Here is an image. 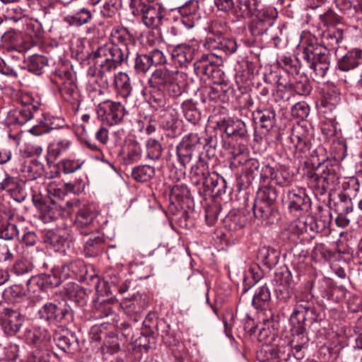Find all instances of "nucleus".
Wrapping results in <instances>:
<instances>
[{
  "mask_svg": "<svg viewBox=\"0 0 362 362\" xmlns=\"http://www.w3.org/2000/svg\"><path fill=\"white\" fill-rule=\"evenodd\" d=\"M110 42L99 46L91 54L97 65V73L91 68L88 74L97 75L106 84L114 78L117 93L124 99L131 95L132 87L129 75L124 72L115 74L123 64H127L129 55L134 52L136 41L125 28H115L110 35Z\"/></svg>",
  "mask_w": 362,
  "mask_h": 362,
  "instance_id": "nucleus-1",
  "label": "nucleus"
},
{
  "mask_svg": "<svg viewBox=\"0 0 362 362\" xmlns=\"http://www.w3.org/2000/svg\"><path fill=\"white\" fill-rule=\"evenodd\" d=\"M341 168L337 160H327L320 163L313 170L305 174L308 187L315 195H324L335 190L339 185Z\"/></svg>",
  "mask_w": 362,
  "mask_h": 362,
  "instance_id": "nucleus-2",
  "label": "nucleus"
},
{
  "mask_svg": "<svg viewBox=\"0 0 362 362\" xmlns=\"http://www.w3.org/2000/svg\"><path fill=\"white\" fill-rule=\"evenodd\" d=\"M187 78V74L182 71L160 68L151 74L148 82L151 88L177 98L185 91Z\"/></svg>",
  "mask_w": 362,
  "mask_h": 362,
  "instance_id": "nucleus-3",
  "label": "nucleus"
},
{
  "mask_svg": "<svg viewBox=\"0 0 362 362\" xmlns=\"http://www.w3.org/2000/svg\"><path fill=\"white\" fill-rule=\"evenodd\" d=\"M296 308L291 315L290 320L292 324L293 334L301 337L302 343L305 344L307 339H304L303 335L305 328V320L308 317L313 319L315 316V306L313 296L310 294H300L296 296Z\"/></svg>",
  "mask_w": 362,
  "mask_h": 362,
  "instance_id": "nucleus-4",
  "label": "nucleus"
},
{
  "mask_svg": "<svg viewBox=\"0 0 362 362\" xmlns=\"http://www.w3.org/2000/svg\"><path fill=\"white\" fill-rule=\"evenodd\" d=\"M18 101L20 107L11 110L7 115L6 120L8 124L23 125L32 119L38 112L40 103L35 101L31 95L23 94Z\"/></svg>",
  "mask_w": 362,
  "mask_h": 362,
  "instance_id": "nucleus-5",
  "label": "nucleus"
},
{
  "mask_svg": "<svg viewBox=\"0 0 362 362\" xmlns=\"http://www.w3.org/2000/svg\"><path fill=\"white\" fill-rule=\"evenodd\" d=\"M155 0H131L130 6L141 15L144 24L148 28H157L162 23L164 9Z\"/></svg>",
  "mask_w": 362,
  "mask_h": 362,
  "instance_id": "nucleus-6",
  "label": "nucleus"
},
{
  "mask_svg": "<svg viewBox=\"0 0 362 362\" xmlns=\"http://www.w3.org/2000/svg\"><path fill=\"white\" fill-rule=\"evenodd\" d=\"M216 26V24L212 25L211 33L205 40L204 47L211 53H219L220 58L222 57L221 53L225 55L234 53L238 47L236 41L233 39L223 37L220 31L215 30Z\"/></svg>",
  "mask_w": 362,
  "mask_h": 362,
  "instance_id": "nucleus-7",
  "label": "nucleus"
},
{
  "mask_svg": "<svg viewBox=\"0 0 362 362\" xmlns=\"http://www.w3.org/2000/svg\"><path fill=\"white\" fill-rule=\"evenodd\" d=\"M37 317L40 320L49 323H66L72 319L69 307H59L53 303H45L38 310Z\"/></svg>",
  "mask_w": 362,
  "mask_h": 362,
  "instance_id": "nucleus-8",
  "label": "nucleus"
},
{
  "mask_svg": "<svg viewBox=\"0 0 362 362\" xmlns=\"http://www.w3.org/2000/svg\"><path fill=\"white\" fill-rule=\"evenodd\" d=\"M126 113L124 107L119 102L105 101L97 108L98 118L110 126L122 122Z\"/></svg>",
  "mask_w": 362,
  "mask_h": 362,
  "instance_id": "nucleus-9",
  "label": "nucleus"
},
{
  "mask_svg": "<svg viewBox=\"0 0 362 362\" xmlns=\"http://www.w3.org/2000/svg\"><path fill=\"white\" fill-rule=\"evenodd\" d=\"M19 216L8 206H3L0 210V239L11 240L18 237L19 230L16 224Z\"/></svg>",
  "mask_w": 362,
  "mask_h": 362,
  "instance_id": "nucleus-10",
  "label": "nucleus"
},
{
  "mask_svg": "<svg viewBox=\"0 0 362 362\" xmlns=\"http://www.w3.org/2000/svg\"><path fill=\"white\" fill-rule=\"evenodd\" d=\"M270 181L267 185L261 188L257 192V199L253 206L254 215L257 218L269 225L272 216V200L270 198Z\"/></svg>",
  "mask_w": 362,
  "mask_h": 362,
  "instance_id": "nucleus-11",
  "label": "nucleus"
},
{
  "mask_svg": "<svg viewBox=\"0 0 362 362\" xmlns=\"http://www.w3.org/2000/svg\"><path fill=\"white\" fill-rule=\"evenodd\" d=\"M0 321L4 331L8 334L17 333L24 322V317L16 310L0 302Z\"/></svg>",
  "mask_w": 362,
  "mask_h": 362,
  "instance_id": "nucleus-12",
  "label": "nucleus"
},
{
  "mask_svg": "<svg viewBox=\"0 0 362 362\" xmlns=\"http://www.w3.org/2000/svg\"><path fill=\"white\" fill-rule=\"evenodd\" d=\"M214 57H220L219 53L204 54L193 64L194 72L198 76L215 79L222 74L214 61Z\"/></svg>",
  "mask_w": 362,
  "mask_h": 362,
  "instance_id": "nucleus-13",
  "label": "nucleus"
},
{
  "mask_svg": "<svg viewBox=\"0 0 362 362\" xmlns=\"http://www.w3.org/2000/svg\"><path fill=\"white\" fill-rule=\"evenodd\" d=\"M332 222V214L329 211H322L315 220L310 218L305 221L298 220L295 223V226L298 228V233H308L314 231L321 233L329 228Z\"/></svg>",
  "mask_w": 362,
  "mask_h": 362,
  "instance_id": "nucleus-14",
  "label": "nucleus"
},
{
  "mask_svg": "<svg viewBox=\"0 0 362 362\" xmlns=\"http://www.w3.org/2000/svg\"><path fill=\"white\" fill-rule=\"evenodd\" d=\"M198 53L197 45L187 43L179 44L173 47L171 57L174 64L179 67H187Z\"/></svg>",
  "mask_w": 362,
  "mask_h": 362,
  "instance_id": "nucleus-15",
  "label": "nucleus"
},
{
  "mask_svg": "<svg viewBox=\"0 0 362 362\" xmlns=\"http://www.w3.org/2000/svg\"><path fill=\"white\" fill-rule=\"evenodd\" d=\"M57 267L59 269L58 274L65 280L76 279L79 281H84L88 279L87 267L81 259H76Z\"/></svg>",
  "mask_w": 362,
  "mask_h": 362,
  "instance_id": "nucleus-16",
  "label": "nucleus"
},
{
  "mask_svg": "<svg viewBox=\"0 0 362 362\" xmlns=\"http://www.w3.org/2000/svg\"><path fill=\"white\" fill-rule=\"evenodd\" d=\"M263 327L261 328L258 339L262 343V347L257 352V359L259 362H272V331L270 330V320L262 319Z\"/></svg>",
  "mask_w": 362,
  "mask_h": 362,
  "instance_id": "nucleus-17",
  "label": "nucleus"
},
{
  "mask_svg": "<svg viewBox=\"0 0 362 362\" xmlns=\"http://www.w3.org/2000/svg\"><path fill=\"white\" fill-rule=\"evenodd\" d=\"M40 211V218L45 223L57 219L64 214V206L57 202V199L45 197L37 204Z\"/></svg>",
  "mask_w": 362,
  "mask_h": 362,
  "instance_id": "nucleus-18",
  "label": "nucleus"
},
{
  "mask_svg": "<svg viewBox=\"0 0 362 362\" xmlns=\"http://www.w3.org/2000/svg\"><path fill=\"white\" fill-rule=\"evenodd\" d=\"M197 183H202L206 192L213 194L214 196H221L226 192L227 185L225 179L215 172L208 173L197 179Z\"/></svg>",
  "mask_w": 362,
  "mask_h": 362,
  "instance_id": "nucleus-19",
  "label": "nucleus"
},
{
  "mask_svg": "<svg viewBox=\"0 0 362 362\" xmlns=\"http://www.w3.org/2000/svg\"><path fill=\"white\" fill-rule=\"evenodd\" d=\"M95 213L89 207H84L77 213L76 226L80 233L87 235L96 230L97 226L93 223Z\"/></svg>",
  "mask_w": 362,
  "mask_h": 362,
  "instance_id": "nucleus-20",
  "label": "nucleus"
},
{
  "mask_svg": "<svg viewBox=\"0 0 362 362\" xmlns=\"http://www.w3.org/2000/svg\"><path fill=\"white\" fill-rule=\"evenodd\" d=\"M121 305L125 313L133 315V320L138 322L140 320V313L148 307V301L146 296L136 294L130 299H124Z\"/></svg>",
  "mask_w": 362,
  "mask_h": 362,
  "instance_id": "nucleus-21",
  "label": "nucleus"
},
{
  "mask_svg": "<svg viewBox=\"0 0 362 362\" xmlns=\"http://www.w3.org/2000/svg\"><path fill=\"white\" fill-rule=\"evenodd\" d=\"M59 268L54 267L52 272V274L45 275L44 276H32L27 283L29 289H33V292L36 290L34 288L37 286L38 289H42V286L46 284L50 287H57L59 286L62 281H64V278L61 277L59 273Z\"/></svg>",
  "mask_w": 362,
  "mask_h": 362,
  "instance_id": "nucleus-22",
  "label": "nucleus"
},
{
  "mask_svg": "<svg viewBox=\"0 0 362 362\" xmlns=\"http://www.w3.org/2000/svg\"><path fill=\"white\" fill-rule=\"evenodd\" d=\"M161 337L163 341L167 346L176 347L172 349L173 354L179 362H184V360L187 356V351L184 345L179 342L174 332L171 330L170 325H168L166 329L162 331Z\"/></svg>",
  "mask_w": 362,
  "mask_h": 362,
  "instance_id": "nucleus-23",
  "label": "nucleus"
},
{
  "mask_svg": "<svg viewBox=\"0 0 362 362\" xmlns=\"http://www.w3.org/2000/svg\"><path fill=\"white\" fill-rule=\"evenodd\" d=\"M71 137L68 135L57 136L48 146L47 153L49 157L57 159L65 155L72 147Z\"/></svg>",
  "mask_w": 362,
  "mask_h": 362,
  "instance_id": "nucleus-24",
  "label": "nucleus"
},
{
  "mask_svg": "<svg viewBox=\"0 0 362 362\" xmlns=\"http://www.w3.org/2000/svg\"><path fill=\"white\" fill-rule=\"evenodd\" d=\"M287 139L293 145L290 148H294L302 152L310 150L311 143L307 131L300 126L294 127Z\"/></svg>",
  "mask_w": 362,
  "mask_h": 362,
  "instance_id": "nucleus-25",
  "label": "nucleus"
},
{
  "mask_svg": "<svg viewBox=\"0 0 362 362\" xmlns=\"http://www.w3.org/2000/svg\"><path fill=\"white\" fill-rule=\"evenodd\" d=\"M44 243L54 251L64 254L72 244L67 238L53 230H48L45 233Z\"/></svg>",
  "mask_w": 362,
  "mask_h": 362,
  "instance_id": "nucleus-26",
  "label": "nucleus"
},
{
  "mask_svg": "<svg viewBox=\"0 0 362 362\" xmlns=\"http://www.w3.org/2000/svg\"><path fill=\"white\" fill-rule=\"evenodd\" d=\"M329 68V52L328 49L322 45L316 50L315 57L311 64V69L316 76L324 77Z\"/></svg>",
  "mask_w": 362,
  "mask_h": 362,
  "instance_id": "nucleus-27",
  "label": "nucleus"
},
{
  "mask_svg": "<svg viewBox=\"0 0 362 362\" xmlns=\"http://www.w3.org/2000/svg\"><path fill=\"white\" fill-rule=\"evenodd\" d=\"M54 340L56 345L62 350L69 354H75L79 351V342L76 335L73 332L55 334Z\"/></svg>",
  "mask_w": 362,
  "mask_h": 362,
  "instance_id": "nucleus-28",
  "label": "nucleus"
},
{
  "mask_svg": "<svg viewBox=\"0 0 362 362\" xmlns=\"http://www.w3.org/2000/svg\"><path fill=\"white\" fill-rule=\"evenodd\" d=\"M362 64V49H353L338 61V68L342 71H349Z\"/></svg>",
  "mask_w": 362,
  "mask_h": 362,
  "instance_id": "nucleus-29",
  "label": "nucleus"
},
{
  "mask_svg": "<svg viewBox=\"0 0 362 362\" xmlns=\"http://www.w3.org/2000/svg\"><path fill=\"white\" fill-rule=\"evenodd\" d=\"M199 8L197 0H189L184 5L177 8L179 13L184 19L182 22L187 28L194 26V20L198 18V11Z\"/></svg>",
  "mask_w": 362,
  "mask_h": 362,
  "instance_id": "nucleus-30",
  "label": "nucleus"
},
{
  "mask_svg": "<svg viewBox=\"0 0 362 362\" xmlns=\"http://www.w3.org/2000/svg\"><path fill=\"white\" fill-rule=\"evenodd\" d=\"M233 91V88L227 83L215 82L214 86L208 88L207 94L212 101L226 103L229 100V96Z\"/></svg>",
  "mask_w": 362,
  "mask_h": 362,
  "instance_id": "nucleus-31",
  "label": "nucleus"
},
{
  "mask_svg": "<svg viewBox=\"0 0 362 362\" xmlns=\"http://www.w3.org/2000/svg\"><path fill=\"white\" fill-rule=\"evenodd\" d=\"M243 124L240 121H234L230 119H224L221 124L219 128L223 131L228 138H234L238 140L245 136V130Z\"/></svg>",
  "mask_w": 362,
  "mask_h": 362,
  "instance_id": "nucleus-32",
  "label": "nucleus"
},
{
  "mask_svg": "<svg viewBox=\"0 0 362 362\" xmlns=\"http://www.w3.org/2000/svg\"><path fill=\"white\" fill-rule=\"evenodd\" d=\"M142 157V148L141 144L136 141H129L124 147L123 163L125 165H131L138 162Z\"/></svg>",
  "mask_w": 362,
  "mask_h": 362,
  "instance_id": "nucleus-33",
  "label": "nucleus"
},
{
  "mask_svg": "<svg viewBox=\"0 0 362 362\" xmlns=\"http://www.w3.org/2000/svg\"><path fill=\"white\" fill-rule=\"evenodd\" d=\"M25 337L27 342L36 348H45L49 339L45 330L41 331L36 328L28 329Z\"/></svg>",
  "mask_w": 362,
  "mask_h": 362,
  "instance_id": "nucleus-34",
  "label": "nucleus"
},
{
  "mask_svg": "<svg viewBox=\"0 0 362 362\" xmlns=\"http://www.w3.org/2000/svg\"><path fill=\"white\" fill-rule=\"evenodd\" d=\"M287 197L288 206L292 212L307 210L309 206L308 199L303 192L297 193L291 191L288 193Z\"/></svg>",
  "mask_w": 362,
  "mask_h": 362,
  "instance_id": "nucleus-35",
  "label": "nucleus"
},
{
  "mask_svg": "<svg viewBox=\"0 0 362 362\" xmlns=\"http://www.w3.org/2000/svg\"><path fill=\"white\" fill-rule=\"evenodd\" d=\"M271 113L272 110L269 108L257 111V114L259 115V134L262 139H264L266 141H268L270 139L269 132L272 129Z\"/></svg>",
  "mask_w": 362,
  "mask_h": 362,
  "instance_id": "nucleus-36",
  "label": "nucleus"
},
{
  "mask_svg": "<svg viewBox=\"0 0 362 362\" xmlns=\"http://www.w3.org/2000/svg\"><path fill=\"white\" fill-rule=\"evenodd\" d=\"M28 290L32 289L26 288L21 284H13L4 291L3 296L8 301L19 302L26 296Z\"/></svg>",
  "mask_w": 362,
  "mask_h": 362,
  "instance_id": "nucleus-37",
  "label": "nucleus"
},
{
  "mask_svg": "<svg viewBox=\"0 0 362 362\" xmlns=\"http://www.w3.org/2000/svg\"><path fill=\"white\" fill-rule=\"evenodd\" d=\"M270 291L268 286H262L258 293L254 296L252 303L257 304L266 315L267 311H271L270 308Z\"/></svg>",
  "mask_w": 362,
  "mask_h": 362,
  "instance_id": "nucleus-38",
  "label": "nucleus"
},
{
  "mask_svg": "<svg viewBox=\"0 0 362 362\" xmlns=\"http://www.w3.org/2000/svg\"><path fill=\"white\" fill-rule=\"evenodd\" d=\"M104 241L103 238L99 235L88 240L84 245L86 257H91L98 255L103 250Z\"/></svg>",
  "mask_w": 362,
  "mask_h": 362,
  "instance_id": "nucleus-39",
  "label": "nucleus"
},
{
  "mask_svg": "<svg viewBox=\"0 0 362 362\" xmlns=\"http://www.w3.org/2000/svg\"><path fill=\"white\" fill-rule=\"evenodd\" d=\"M247 223L246 216L242 212H230L226 218V223L230 230L244 228Z\"/></svg>",
  "mask_w": 362,
  "mask_h": 362,
  "instance_id": "nucleus-40",
  "label": "nucleus"
},
{
  "mask_svg": "<svg viewBox=\"0 0 362 362\" xmlns=\"http://www.w3.org/2000/svg\"><path fill=\"white\" fill-rule=\"evenodd\" d=\"M182 109L185 119L189 122L196 124L201 119L200 112L192 100H185L182 103Z\"/></svg>",
  "mask_w": 362,
  "mask_h": 362,
  "instance_id": "nucleus-41",
  "label": "nucleus"
},
{
  "mask_svg": "<svg viewBox=\"0 0 362 362\" xmlns=\"http://www.w3.org/2000/svg\"><path fill=\"white\" fill-rule=\"evenodd\" d=\"M48 60L46 57L34 54L30 57L27 61L28 71L36 75H40L42 69L47 65Z\"/></svg>",
  "mask_w": 362,
  "mask_h": 362,
  "instance_id": "nucleus-42",
  "label": "nucleus"
},
{
  "mask_svg": "<svg viewBox=\"0 0 362 362\" xmlns=\"http://www.w3.org/2000/svg\"><path fill=\"white\" fill-rule=\"evenodd\" d=\"M155 175L154 168L148 165L134 167L132 172V177L138 182H147Z\"/></svg>",
  "mask_w": 362,
  "mask_h": 362,
  "instance_id": "nucleus-43",
  "label": "nucleus"
},
{
  "mask_svg": "<svg viewBox=\"0 0 362 362\" xmlns=\"http://www.w3.org/2000/svg\"><path fill=\"white\" fill-rule=\"evenodd\" d=\"M84 163L85 160L81 159L65 158L58 163L57 168L64 174H70L81 169Z\"/></svg>",
  "mask_w": 362,
  "mask_h": 362,
  "instance_id": "nucleus-44",
  "label": "nucleus"
},
{
  "mask_svg": "<svg viewBox=\"0 0 362 362\" xmlns=\"http://www.w3.org/2000/svg\"><path fill=\"white\" fill-rule=\"evenodd\" d=\"M256 10L255 0H238V5L235 6L234 12L237 16L250 17Z\"/></svg>",
  "mask_w": 362,
  "mask_h": 362,
  "instance_id": "nucleus-45",
  "label": "nucleus"
},
{
  "mask_svg": "<svg viewBox=\"0 0 362 362\" xmlns=\"http://www.w3.org/2000/svg\"><path fill=\"white\" fill-rule=\"evenodd\" d=\"M258 267L264 273H269L272 269L270 250L267 247L260 248L257 253Z\"/></svg>",
  "mask_w": 362,
  "mask_h": 362,
  "instance_id": "nucleus-46",
  "label": "nucleus"
},
{
  "mask_svg": "<svg viewBox=\"0 0 362 362\" xmlns=\"http://www.w3.org/2000/svg\"><path fill=\"white\" fill-rule=\"evenodd\" d=\"M206 139H204L203 141L202 138L196 133H189L183 136L182 141L180 142V144L192 151L199 148L201 146L206 145Z\"/></svg>",
  "mask_w": 362,
  "mask_h": 362,
  "instance_id": "nucleus-47",
  "label": "nucleus"
},
{
  "mask_svg": "<svg viewBox=\"0 0 362 362\" xmlns=\"http://www.w3.org/2000/svg\"><path fill=\"white\" fill-rule=\"evenodd\" d=\"M147 157L153 160H158L161 158L163 147L161 144L155 139H149L146 144Z\"/></svg>",
  "mask_w": 362,
  "mask_h": 362,
  "instance_id": "nucleus-48",
  "label": "nucleus"
},
{
  "mask_svg": "<svg viewBox=\"0 0 362 362\" xmlns=\"http://www.w3.org/2000/svg\"><path fill=\"white\" fill-rule=\"evenodd\" d=\"M337 214H349L353 211V204L350 197L345 193L339 194V201L334 204Z\"/></svg>",
  "mask_w": 362,
  "mask_h": 362,
  "instance_id": "nucleus-49",
  "label": "nucleus"
},
{
  "mask_svg": "<svg viewBox=\"0 0 362 362\" xmlns=\"http://www.w3.org/2000/svg\"><path fill=\"white\" fill-rule=\"evenodd\" d=\"M20 40V35L15 30H11L5 32L1 35L2 42L8 46V50H18L19 52L23 51L18 46Z\"/></svg>",
  "mask_w": 362,
  "mask_h": 362,
  "instance_id": "nucleus-50",
  "label": "nucleus"
},
{
  "mask_svg": "<svg viewBox=\"0 0 362 362\" xmlns=\"http://www.w3.org/2000/svg\"><path fill=\"white\" fill-rule=\"evenodd\" d=\"M343 38V31L339 29L329 30L323 33L324 42H327L333 49L336 48Z\"/></svg>",
  "mask_w": 362,
  "mask_h": 362,
  "instance_id": "nucleus-51",
  "label": "nucleus"
},
{
  "mask_svg": "<svg viewBox=\"0 0 362 362\" xmlns=\"http://www.w3.org/2000/svg\"><path fill=\"white\" fill-rule=\"evenodd\" d=\"M90 3L93 6L101 4L100 13L104 17H112L117 11L113 0H90Z\"/></svg>",
  "mask_w": 362,
  "mask_h": 362,
  "instance_id": "nucleus-52",
  "label": "nucleus"
},
{
  "mask_svg": "<svg viewBox=\"0 0 362 362\" xmlns=\"http://www.w3.org/2000/svg\"><path fill=\"white\" fill-rule=\"evenodd\" d=\"M92 18V13L90 10L86 8L80 9L75 15L70 17L69 23L76 26H81L88 23Z\"/></svg>",
  "mask_w": 362,
  "mask_h": 362,
  "instance_id": "nucleus-53",
  "label": "nucleus"
},
{
  "mask_svg": "<svg viewBox=\"0 0 362 362\" xmlns=\"http://www.w3.org/2000/svg\"><path fill=\"white\" fill-rule=\"evenodd\" d=\"M0 189L10 192L18 191L19 189L18 180L7 173H5L4 176L0 175Z\"/></svg>",
  "mask_w": 362,
  "mask_h": 362,
  "instance_id": "nucleus-54",
  "label": "nucleus"
},
{
  "mask_svg": "<svg viewBox=\"0 0 362 362\" xmlns=\"http://www.w3.org/2000/svg\"><path fill=\"white\" fill-rule=\"evenodd\" d=\"M272 26L271 17L268 13H267V17L262 18V16H259L258 21L255 23V25L251 26V31L254 35H260L264 33H267L269 27Z\"/></svg>",
  "mask_w": 362,
  "mask_h": 362,
  "instance_id": "nucleus-55",
  "label": "nucleus"
},
{
  "mask_svg": "<svg viewBox=\"0 0 362 362\" xmlns=\"http://www.w3.org/2000/svg\"><path fill=\"white\" fill-rule=\"evenodd\" d=\"M151 67V64L148 54L136 53L134 59V68L136 73H146Z\"/></svg>",
  "mask_w": 362,
  "mask_h": 362,
  "instance_id": "nucleus-56",
  "label": "nucleus"
},
{
  "mask_svg": "<svg viewBox=\"0 0 362 362\" xmlns=\"http://www.w3.org/2000/svg\"><path fill=\"white\" fill-rule=\"evenodd\" d=\"M18 346L15 344H8L4 347L1 362H18Z\"/></svg>",
  "mask_w": 362,
  "mask_h": 362,
  "instance_id": "nucleus-57",
  "label": "nucleus"
},
{
  "mask_svg": "<svg viewBox=\"0 0 362 362\" xmlns=\"http://www.w3.org/2000/svg\"><path fill=\"white\" fill-rule=\"evenodd\" d=\"M176 153L180 164L182 167L186 168L187 165L189 164L192 159L194 151L179 144L176 147Z\"/></svg>",
  "mask_w": 362,
  "mask_h": 362,
  "instance_id": "nucleus-58",
  "label": "nucleus"
},
{
  "mask_svg": "<svg viewBox=\"0 0 362 362\" xmlns=\"http://www.w3.org/2000/svg\"><path fill=\"white\" fill-rule=\"evenodd\" d=\"M189 191L185 185H176L173 187L170 191V199L177 202H183L185 199L189 198Z\"/></svg>",
  "mask_w": 362,
  "mask_h": 362,
  "instance_id": "nucleus-59",
  "label": "nucleus"
},
{
  "mask_svg": "<svg viewBox=\"0 0 362 362\" xmlns=\"http://www.w3.org/2000/svg\"><path fill=\"white\" fill-rule=\"evenodd\" d=\"M25 33L33 41L37 40L43 36L42 25L37 21H30L26 24Z\"/></svg>",
  "mask_w": 362,
  "mask_h": 362,
  "instance_id": "nucleus-60",
  "label": "nucleus"
},
{
  "mask_svg": "<svg viewBox=\"0 0 362 362\" xmlns=\"http://www.w3.org/2000/svg\"><path fill=\"white\" fill-rule=\"evenodd\" d=\"M177 122L178 119L175 113L166 112L161 117L160 125L163 129L175 132L177 128Z\"/></svg>",
  "mask_w": 362,
  "mask_h": 362,
  "instance_id": "nucleus-61",
  "label": "nucleus"
},
{
  "mask_svg": "<svg viewBox=\"0 0 362 362\" xmlns=\"http://www.w3.org/2000/svg\"><path fill=\"white\" fill-rule=\"evenodd\" d=\"M26 173L28 180H35L40 177L42 173V165L37 161H32L23 170Z\"/></svg>",
  "mask_w": 362,
  "mask_h": 362,
  "instance_id": "nucleus-62",
  "label": "nucleus"
},
{
  "mask_svg": "<svg viewBox=\"0 0 362 362\" xmlns=\"http://www.w3.org/2000/svg\"><path fill=\"white\" fill-rule=\"evenodd\" d=\"M52 356L45 348H37L28 358V362H50Z\"/></svg>",
  "mask_w": 362,
  "mask_h": 362,
  "instance_id": "nucleus-63",
  "label": "nucleus"
},
{
  "mask_svg": "<svg viewBox=\"0 0 362 362\" xmlns=\"http://www.w3.org/2000/svg\"><path fill=\"white\" fill-rule=\"evenodd\" d=\"M33 264L27 260H18L13 266L12 272L17 276H23L33 272Z\"/></svg>",
  "mask_w": 362,
  "mask_h": 362,
  "instance_id": "nucleus-64",
  "label": "nucleus"
}]
</instances>
